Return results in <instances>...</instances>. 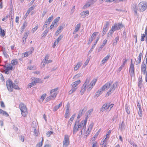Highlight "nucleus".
I'll use <instances>...</instances> for the list:
<instances>
[{
  "label": "nucleus",
  "mask_w": 147,
  "mask_h": 147,
  "mask_svg": "<svg viewBox=\"0 0 147 147\" xmlns=\"http://www.w3.org/2000/svg\"><path fill=\"white\" fill-rule=\"evenodd\" d=\"M6 86L8 90L10 92H12L13 88L18 90L20 88L18 86L16 85L10 80H8L6 82Z\"/></svg>",
  "instance_id": "nucleus-1"
},
{
  "label": "nucleus",
  "mask_w": 147,
  "mask_h": 147,
  "mask_svg": "<svg viewBox=\"0 0 147 147\" xmlns=\"http://www.w3.org/2000/svg\"><path fill=\"white\" fill-rule=\"evenodd\" d=\"M20 109L21 111L22 116L25 117L28 114L26 106L23 103H21L19 105Z\"/></svg>",
  "instance_id": "nucleus-2"
},
{
  "label": "nucleus",
  "mask_w": 147,
  "mask_h": 147,
  "mask_svg": "<svg viewBox=\"0 0 147 147\" xmlns=\"http://www.w3.org/2000/svg\"><path fill=\"white\" fill-rule=\"evenodd\" d=\"M91 78L90 77L86 79L85 82L82 85L80 93L82 95L84 93V92L86 90V87L87 88V89L88 85L89 84V82Z\"/></svg>",
  "instance_id": "nucleus-3"
},
{
  "label": "nucleus",
  "mask_w": 147,
  "mask_h": 147,
  "mask_svg": "<svg viewBox=\"0 0 147 147\" xmlns=\"http://www.w3.org/2000/svg\"><path fill=\"white\" fill-rule=\"evenodd\" d=\"M147 8V3L145 2H141L139 3L137 8L139 9L140 12L144 11Z\"/></svg>",
  "instance_id": "nucleus-4"
},
{
  "label": "nucleus",
  "mask_w": 147,
  "mask_h": 147,
  "mask_svg": "<svg viewBox=\"0 0 147 147\" xmlns=\"http://www.w3.org/2000/svg\"><path fill=\"white\" fill-rule=\"evenodd\" d=\"M117 82H116L113 84V85L111 87L107 93L106 96H109L110 94L113 92L116 88L117 87Z\"/></svg>",
  "instance_id": "nucleus-5"
},
{
  "label": "nucleus",
  "mask_w": 147,
  "mask_h": 147,
  "mask_svg": "<svg viewBox=\"0 0 147 147\" xmlns=\"http://www.w3.org/2000/svg\"><path fill=\"white\" fill-rule=\"evenodd\" d=\"M129 73L131 77L135 76L134 64L133 63L132 59L131 60V64L129 69Z\"/></svg>",
  "instance_id": "nucleus-6"
},
{
  "label": "nucleus",
  "mask_w": 147,
  "mask_h": 147,
  "mask_svg": "<svg viewBox=\"0 0 147 147\" xmlns=\"http://www.w3.org/2000/svg\"><path fill=\"white\" fill-rule=\"evenodd\" d=\"M69 144V136L66 135L64 136V140L63 142V147H67Z\"/></svg>",
  "instance_id": "nucleus-7"
},
{
  "label": "nucleus",
  "mask_w": 147,
  "mask_h": 147,
  "mask_svg": "<svg viewBox=\"0 0 147 147\" xmlns=\"http://www.w3.org/2000/svg\"><path fill=\"white\" fill-rule=\"evenodd\" d=\"M97 81L96 79H94L91 82L90 84H88L87 86V91L89 92L92 88Z\"/></svg>",
  "instance_id": "nucleus-8"
},
{
  "label": "nucleus",
  "mask_w": 147,
  "mask_h": 147,
  "mask_svg": "<svg viewBox=\"0 0 147 147\" xmlns=\"http://www.w3.org/2000/svg\"><path fill=\"white\" fill-rule=\"evenodd\" d=\"M112 82L110 81L106 83L101 88L103 91H104L109 88L111 84H112Z\"/></svg>",
  "instance_id": "nucleus-9"
},
{
  "label": "nucleus",
  "mask_w": 147,
  "mask_h": 147,
  "mask_svg": "<svg viewBox=\"0 0 147 147\" xmlns=\"http://www.w3.org/2000/svg\"><path fill=\"white\" fill-rule=\"evenodd\" d=\"M112 27H113L115 31L121 29L123 27V25L121 23H115L114 25L112 26Z\"/></svg>",
  "instance_id": "nucleus-10"
},
{
  "label": "nucleus",
  "mask_w": 147,
  "mask_h": 147,
  "mask_svg": "<svg viewBox=\"0 0 147 147\" xmlns=\"http://www.w3.org/2000/svg\"><path fill=\"white\" fill-rule=\"evenodd\" d=\"M114 27H112L111 29L107 33V39H110L112 37V35L115 31L114 30Z\"/></svg>",
  "instance_id": "nucleus-11"
},
{
  "label": "nucleus",
  "mask_w": 147,
  "mask_h": 147,
  "mask_svg": "<svg viewBox=\"0 0 147 147\" xmlns=\"http://www.w3.org/2000/svg\"><path fill=\"white\" fill-rule=\"evenodd\" d=\"M143 57V53L141 52L140 53L138 57L137 58V59H135V61L136 62V65H137L140 64L141 62V58Z\"/></svg>",
  "instance_id": "nucleus-12"
},
{
  "label": "nucleus",
  "mask_w": 147,
  "mask_h": 147,
  "mask_svg": "<svg viewBox=\"0 0 147 147\" xmlns=\"http://www.w3.org/2000/svg\"><path fill=\"white\" fill-rule=\"evenodd\" d=\"M85 107H84L83 109L79 111V114L77 117V119H79L84 114L86 111Z\"/></svg>",
  "instance_id": "nucleus-13"
},
{
  "label": "nucleus",
  "mask_w": 147,
  "mask_h": 147,
  "mask_svg": "<svg viewBox=\"0 0 147 147\" xmlns=\"http://www.w3.org/2000/svg\"><path fill=\"white\" fill-rule=\"evenodd\" d=\"M146 65L143 62L141 65V71L143 72V74L145 75L146 73Z\"/></svg>",
  "instance_id": "nucleus-14"
},
{
  "label": "nucleus",
  "mask_w": 147,
  "mask_h": 147,
  "mask_svg": "<svg viewBox=\"0 0 147 147\" xmlns=\"http://www.w3.org/2000/svg\"><path fill=\"white\" fill-rule=\"evenodd\" d=\"M32 51L31 50L30 51L26 52L25 53L22 54V57L24 58V57H28L29 55L31 54L32 52V51H33L34 49L33 48H32Z\"/></svg>",
  "instance_id": "nucleus-15"
},
{
  "label": "nucleus",
  "mask_w": 147,
  "mask_h": 147,
  "mask_svg": "<svg viewBox=\"0 0 147 147\" xmlns=\"http://www.w3.org/2000/svg\"><path fill=\"white\" fill-rule=\"evenodd\" d=\"M125 124L123 121H122L121 123H120L119 127L121 131H122L125 130Z\"/></svg>",
  "instance_id": "nucleus-16"
},
{
  "label": "nucleus",
  "mask_w": 147,
  "mask_h": 147,
  "mask_svg": "<svg viewBox=\"0 0 147 147\" xmlns=\"http://www.w3.org/2000/svg\"><path fill=\"white\" fill-rule=\"evenodd\" d=\"M93 3L92 1H88L87 2L86 4L83 6V8L85 9L86 8L90 6L91 5L93 4Z\"/></svg>",
  "instance_id": "nucleus-17"
},
{
  "label": "nucleus",
  "mask_w": 147,
  "mask_h": 147,
  "mask_svg": "<svg viewBox=\"0 0 147 147\" xmlns=\"http://www.w3.org/2000/svg\"><path fill=\"white\" fill-rule=\"evenodd\" d=\"M110 56V55L109 54L107 55L101 61V63L102 64H104L106 62H107L108 60L109 59V58Z\"/></svg>",
  "instance_id": "nucleus-18"
},
{
  "label": "nucleus",
  "mask_w": 147,
  "mask_h": 147,
  "mask_svg": "<svg viewBox=\"0 0 147 147\" xmlns=\"http://www.w3.org/2000/svg\"><path fill=\"white\" fill-rule=\"evenodd\" d=\"M81 82V81L80 80H77L73 82L71 85L72 87H77V86Z\"/></svg>",
  "instance_id": "nucleus-19"
},
{
  "label": "nucleus",
  "mask_w": 147,
  "mask_h": 147,
  "mask_svg": "<svg viewBox=\"0 0 147 147\" xmlns=\"http://www.w3.org/2000/svg\"><path fill=\"white\" fill-rule=\"evenodd\" d=\"M4 67L5 68V73L6 74H8V71L9 70H12L13 69V67L12 66H9L7 67L5 65L4 66Z\"/></svg>",
  "instance_id": "nucleus-20"
},
{
  "label": "nucleus",
  "mask_w": 147,
  "mask_h": 147,
  "mask_svg": "<svg viewBox=\"0 0 147 147\" xmlns=\"http://www.w3.org/2000/svg\"><path fill=\"white\" fill-rule=\"evenodd\" d=\"M142 76L141 77V78L139 77L138 78V85L139 88L140 89H141L142 88Z\"/></svg>",
  "instance_id": "nucleus-21"
},
{
  "label": "nucleus",
  "mask_w": 147,
  "mask_h": 147,
  "mask_svg": "<svg viewBox=\"0 0 147 147\" xmlns=\"http://www.w3.org/2000/svg\"><path fill=\"white\" fill-rule=\"evenodd\" d=\"M107 109H108V108L107 107V104H105L102 106L101 108H100V111L101 112H103L105 110Z\"/></svg>",
  "instance_id": "nucleus-22"
},
{
  "label": "nucleus",
  "mask_w": 147,
  "mask_h": 147,
  "mask_svg": "<svg viewBox=\"0 0 147 147\" xmlns=\"http://www.w3.org/2000/svg\"><path fill=\"white\" fill-rule=\"evenodd\" d=\"M89 14V12L88 10L86 11H83L81 13L80 15L81 16H84V17H86V16L88 15Z\"/></svg>",
  "instance_id": "nucleus-23"
},
{
  "label": "nucleus",
  "mask_w": 147,
  "mask_h": 147,
  "mask_svg": "<svg viewBox=\"0 0 147 147\" xmlns=\"http://www.w3.org/2000/svg\"><path fill=\"white\" fill-rule=\"evenodd\" d=\"M103 91L100 88L96 92L95 94V95L97 97H98L101 94Z\"/></svg>",
  "instance_id": "nucleus-24"
},
{
  "label": "nucleus",
  "mask_w": 147,
  "mask_h": 147,
  "mask_svg": "<svg viewBox=\"0 0 147 147\" xmlns=\"http://www.w3.org/2000/svg\"><path fill=\"white\" fill-rule=\"evenodd\" d=\"M80 26V24H78L76 25L73 32L74 34H76V33L79 30Z\"/></svg>",
  "instance_id": "nucleus-25"
},
{
  "label": "nucleus",
  "mask_w": 147,
  "mask_h": 147,
  "mask_svg": "<svg viewBox=\"0 0 147 147\" xmlns=\"http://www.w3.org/2000/svg\"><path fill=\"white\" fill-rule=\"evenodd\" d=\"M82 64L81 62H80L78 63L74 68V70L76 71L81 66Z\"/></svg>",
  "instance_id": "nucleus-26"
},
{
  "label": "nucleus",
  "mask_w": 147,
  "mask_h": 147,
  "mask_svg": "<svg viewBox=\"0 0 147 147\" xmlns=\"http://www.w3.org/2000/svg\"><path fill=\"white\" fill-rule=\"evenodd\" d=\"M79 128L77 125L74 124L73 127V131L74 134H75L76 132L78 130Z\"/></svg>",
  "instance_id": "nucleus-27"
},
{
  "label": "nucleus",
  "mask_w": 147,
  "mask_h": 147,
  "mask_svg": "<svg viewBox=\"0 0 147 147\" xmlns=\"http://www.w3.org/2000/svg\"><path fill=\"white\" fill-rule=\"evenodd\" d=\"M62 102H61L58 105L56 106L53 109V111H56L60 107L62 106Z\"/></svg>",
  "instance_id": "nucleus-28"
},
{
  "label": "nucleus",
  "mask_w": 147,
  "mask_h": 147,
  "mask_svg": "<svg viewBox=\"0 0 147 147\" xmlns=\"http://www.w3.org/2000/svg\"><path fill=\"white\" fill-rule=\"evenodd\" d=\"M49 29L48 28L41 35L42 37H45L47 35V33L49 31Z\"/></svg>",
  "instance_id": "nucleus-29"
},
{
  "label": "nucleus",
  "mask_w": 147,
  "mask_h": 147,
  "mask_svg": "<svg viewBox=\"0 0 147 147\" xmlns=\"http://www.w3.org/2000/svg\"><path fill=\"white\" fill-rule=\"evenodd\" d=\"M84 121H82L80 124H78L77 125V126H78V128L79 129L82 127V126H83V128L84 129V130H85V129L86 128H85V127H84Z\"/></svg>",
  "instance_id": "nucleus-30"
},
{
  "label": "nucleus",
  "mask_w": 147,
  "mask_h": 147,
  "mask_svg": "<svg viewBox=\"0 0 147 147\" xmlns=\"http://www.w3.org/2000/svg\"><path fill=\"white\" fill-rule=\"evenodd\" d=\"M77 88V87H72V89L69 92V94H71L76 90Z\"/></svg>",
  "instance_id": "nucleus-31"
},
{
  "label": "nucleus",
  "mask_w": 147,
  "mask_h": 147,
  "mask_svg": "<svg viewBox=\"0 0 147 147\" xmlns=\"http://www.w3.org/2000/svg\"><path fill=\"white\" fill-rule=\"evenodd\" d=\"M98 33V32H94L90 38L89 39L92 40V41L96 37V34H97Z\"/></svg>",
  "instance_id": "nucleus-32"
},
{
  "label": "nucleus",
  "mask_w": 147,
  "mask_h": 147,
  "mask_svg": "<svg viewBox=\"0 0 147 147\" xmlns=\"http://www.w3.org/2000/svg\"><path fill=\"white\" fill-rule=\"evenodd\" d=\"M18 63V60L15 59L11 61V63L13 65H14L17 64Z\"/></svg>",
  "instance_id": "nucleus-33"
},
{
  "label": "nucleus",
  "mask_w": 147,
  "mask_h": 147,
  "mask_svg": "<svg viewBox=\"0 0 147 147\" xmlns=\"http://www.w3.org/2000/svg\"><path fill=\"white\" fill-rule=\"evenodd\" d=\"M94 125L93 123H91L90 124V125H89L88 128V129L87 130V131L86 132V134H87V133H88V132H90L91 131V130H92L93 126Z\"/></svg>",
  "instance_id": "nucleus-34"
},
{
  "label": "nucleus",
  "mask_w": 147,
  "mask_h": 147,
  "mask_svg": "<svg viewBox=\"0 0 147 147\" xmlns=\"http://www.w3.org/2000/svg\"><path fill=\"white\" fill-rule=\"evenodd\" d=\"M88 115L86 114V117H85V119L84 120V127H85V128H86V124L87 123V119L89 117V116H88Z\"/></svg>",
  "instance_id": "nucleus-35"
},
{
  "label": "nucleus",
  "mask_w": 147,
  "mask_h": 147,
  "mask_svg": "<svg viewBox=\"0 0 147 147\" xmlns=\"http://www.w3.org/2000/svg\"><path fill=\"white\" fill-rule=\"evenodd\" d=\"M119 40V37L118 36L116 37L113 40V45H116L117 43V42H118Z\"/></svg>",
  "instance_id": "nucleus-36"
},
{
  "label": "nucleus",
  "mask_w": 147,
  "mask_h": 147,
  "mask_svg": "<svg viewBox=\"0 0 147 147\" xmlns=\"http://www.w3.org/2000/svg\"><path fill=\"white\" fill-rule=\"evenodd\" d=\"M110 24V23L109 22H106L103 28H105V29H107L108 30L109 29V26Z\"/></svg>",
  "instance_id": "nucleus-37"
},
{
  "label": "nucleus",
  "mask_w": 147,
  "mask_h": 147,
  "mask_svg": "<svg viewBox=\"0 0 147 147\" xmlns=\"http://www.w3.org/2000/svg\"><path fill=\"white\" fill-rule=\"evenodd\" d=\"M5 32L2 29L1 26H0V34L4 36L5 35Z\"/></svg>",
  "instance_id": "nucleus-38"
},
{
  "label": "nucleus",
  "mask_w": 147,
  "mask_h": 147,
  "mask_svg": "<svg viewBox=\"0 0 147 147\" xmlns=\"http://www.w3.org/2000/svg\"><path fill=\"white\" fill-rule=\"evenodd\" d=\"M44 139L42 137V140L41 142H39L36 146V147H40L42 145L43 143Z\"/></svg>",
  "instance_id": "nucleus-39"
},
{
  "label": "nucleus",
  "mask_w": 147,
  "mask_h": 147,
  "mask_svg": "<svg viewBox=\"0 0 147 147\" xmlns=\"http://www.w3.org/2000/svg\"><path fill=\"white\" fill-rule=\"evenodd\" d=\"M60 19V17H58L56 19H55L53 21V23L55 25L56 24V26H57V23L59 21Z\"/></svg>",
  "instance_id": "nucleus-40"
},
{
  "label": "nucleus",
  "mask_w": 147,
  "mask_h": 147,
  "mask_svg": "<svg viewBox=\"0 0 147 147\" xmlns=\"http://www.w3.org/2000/svg\"><path fill=\"white\" fill-rule=\"evenodd\" d=\"M132 9L136 15H137V10L138 9L137 8V7L136 5H134Z\"/></svg>",
  "instance_id": "nucleus-41"
},
{
  "label": "nucleus",
  "mask_w": 147,
  "mask_h": 147,
  "mask_svg": "<svg viewBox=\"0 0 147 147\" xmlns=\"http://www.w3.org/2000/svg\"><path fill=\"white\" fill-rule=\"evenodd\" d=\"M108 30L107 29H105V28H103L102 30V36H103L107 32Z\"/></svg>",
  "instance_id": "nucleus-42"
},
{
  "label": "nucleus",
  "mask_w": 147,
  "mask_h": 147,
  "mask_svg": "<svg viewBox=\"0 0 147 147\" xmlns=\"http://www.w3.org/2000/svg\"><path fill=\"white\" fill-rule=\"evenodd\" d=\"M1 114H2L3 115L5 116L6 117H8L9 116V114L5 111L3 110V111L1 112Z\"/></svg>",
  "instance_id": "nucleus-43"
},
{
  "label": "nucleus",
  "mask_w": 147,
  "mask_h": 147,
  "mask_svg": "<svg viewBox=\"0 0 147 147\" xmlns=\"http://www.w3.org/2000/svg\"><path fill=\"white\" fill-rule=\"evenodd\" d=\"M53 16L52 15L46 21L50 23V22L53 20Z\"/></svg>",
  "instance_id": "nucleus-44"
},
{
  "label": "nucleus",
  "mask_w": 147,
  "mask_h": 147,
  "mask_svg": "<svg viewBox=\"0 0 147 147\" xmlns=\"http://www.w3.org/2000/svg\"><path fill=\"white\" fill-rule=\"evenodd\" d=\"M52 62V61L51 60H47L45 61H44V63H43V65L45 66L46 64H48L50 63H51Z\"/></svg>",
  "instance_id": "nucleus-45"
},
{
  "label": "nucleus",
  "mask_w": 147,
  "mask_h": 147,
  "mask_svg": "<svg viewBox=\"0 0 147 147\" xmlns=\"http://www.w3.org/2000/svg\"><path fill=\"white\" fill-rule=\"evenodd\" d=\"M58 88L57 87L51 90L50 91V94H52V93L57 91V90H58Z\"/></svg>",
  "instance_id": "nucleus-46"
},
{
  "label": "nucleus",
  "mask_w": 147,
  "mask_h": 147,
  "mask_svg": "<svg viewBox=\"0 0 147 147\" xmlns=\"http://www.w3.org/2000/svg\"><path fill=\"white\" fill-rule=\"evenodd\" d=\"M51 94V95L50 96L53 99H55L57 95V93H54L53 94Z\"/></svg>",
  "instance_id": "nucleus-47"
},
{
  "label": "nucleus",
  "mask_w": 147,
  "mask_h": 147,
  "mask_svg": "<svg viewBox=\"0 0 147 147\" xmlns=\"http://www.w3.org/2000/svg\"><path fill=\"white\" fill-rule=\"evenodd\" d=\"M139 111H138V114L140 117H141L142 115V109L141 108L139 109Z\"/></svg>",
  "instance_id": "nucleus-48"
},
{
  "label": "nucleus",
  "mask_w": 147,
  "mask_h": 147,
  "mask_svg": "<svg viewBox=\"0 0 147 147\" xmlns=\"http://www.w3.org/2000/svg\"><path fill=\"white\" fill-rule=\"evenodd\" d=\"M146 37V36L144 34H142L141 35V40L142 41H143L144 40V38Z\"/></svg>",
  "instance_id": "nucleus-49"
},
{
  "label": "nucleus",
  "mask_w": 147,
  "mask_h": 147,
  "mask_svg": "<svg viewBox=\"0 0 147 147\" xmlns=\"http://www.w3.org/2000/svg\"><path fill=\"white\" fill-rule=\"evenodd\" d=\"M93 110V109H90L87 112L86 114L89 115H90L91 113L92 112Z\"/></svg>",
  "instance_id": "nucleus-50"
},
{
  "label": "nucleus",
  "mask_w": 147,
  "mask_h": 147,
  "mask_svg": "<svg viewBox=\"0 0 147 147\" xmlns=\"http://www.w3.org/2000/svg\"><path fill=\"white\" fill-rule=\"evenodd\" d=\"M53 133V131H48V132H47L46 134H47V136L49 137Z\"/></svg>",
  "instance_id": "nucleus-51"
},
{
  "label": "nucleus",
  "mask_w": 147,
  "mask_h": 147,
  "mask_svg": "<svg viewBox=\"0 0 147 147\" xmlns=\"http://www.w3.org/2000/svg\"><path fill=\"white\" fill-rule=\"evenodd\" d=\"M125 109L127 114H130V111L129 110L127 106V105H126L125 106Z\"/></svg>",
  "instance_id": "nucleus-52"
},
{
  "label": "nucleus",
  "mask_w": 147,
  "mask_h": 147,
  "mask_svg": "<svg viewBox=\"0 0 147 147\" xmlns=\"http://www.w3.org/2000/svg\"><path fill=\"white\" fill-rule=\"evenodd\" d=\"M75 116H76V114H74L72 115V116L70 118V119L69 121L72 122L73 120L74 119L75 117Z\"/></svg>",
  "instance_id": "nucleus-53"
},
{
  "label": "nucleus",
  "mask_w": 147,
  "mask_h": 147,
  "mask_svg": "<svg viewBox=\"0 0 147 147\" xmlns=\"http://www.w3.org/2000/svg\"><path fill=\"white\" fill-rule=\"evenodd\" d=\"M113 104H111V105H107L108 109H109V110L110 111L111 110V108L113 106Z\"/></svg>",
  "instance_id": "nucleus-54"
},
{
  "label": "nucleus",
  "mask_w": 147,
  "mask_h": 147,
  "mask_svg": "<svg viewBox=\"0 0 147 147\" xmlns=\"http://www.w3.org/2000/svg\"><path fill=\"white\" fill-rule=\"evenodd\" d=\"M95 44L93 45L92 47L90 49L89 51L88 52V53L89 54L91 53L93 49L95 47Z\"/></svg>",
  "instance_id": "nucleus-55"
},
{
  "label": "nucleus",
  "mask_w": 147,
  "mask_h": 147,
  "mask_svg": "<svg viewBox=\"0 0 147 147\" xmlns=\"http://www.w3.org/2000/svg\"><path fill=\"white\" fill-rule=\"evenodd\" d=\"M35 7H34V6H31L30 7L28 10L27 11L29 12L30 13L31 11L33 10Z\"/></svg>",
  "instance_id": "nucleus-56"
},
{
  "label": "nucleus",
  "mask_w": 147,
  "mask_h": 147,
  "mask_svg": "<svg viewBox=\"0 0 147 147\" xmlns=\"http://www.w3.org/2000/svg\"><path fill=\"white\" fill-rule=\"evenodd\" d=\"M3 54L4 56L5 57H6V58H7L8 57V55L7 54L6 52L5 51H3Z\"/></svg>",
  "instance_id": "nucleus-57"
},
{
  "label": "nucleus",
  "mask_w": 147,
  "mask_h": 147,
  "mask_svg": "<svg viewBox=\"0 0 147 147\" xmlns=\"http://www.w3.org/2000/svg\"><path fill=\"white\" fill-rule=\"evenodd\" d=\"M46 96V94H45L42 95L41 96L40 99H42V101H43Z\"/></svg>",
  "instance_id": "nucleus-58"
},
{
  "label": "nucleus",
  "mask_w": 147,
  "mask_h": 147,
  "mask_svg": "<svg viewBox=\"0 0 147 147\" xmlns=\"http://www.w3.org/2000/svg\"><path fill=\"white\" fill-rule=\"evenodd\" d=\"M0 105L1 107L5 108V105L3 101H0Z\"/></svg>",
  "instance_id": "nucleus-59"
},
{
  "label": "nucleus",
  "mask_w": 147,
  "mask_h": 147,
  "mask_svg": "<svg viewBox=\"0 0 147 147\" xmlns=\"http://www.w3.org/2000/svg\"><path fill=\"white\" fill-rule=\"evenodd\" d=\"M49 56L48 55H46L45 58L43 60V63H44V61H45L47 60L48 59H49Z\"/></svg>",
  "instance_id": "nucleus-60"
},
{
  "label": "nucleus",
  "mask_w": 147,
  "mask_h": 147,
  "mask_svg": "<svg viewBox=\"0 0 147 147\" xmlns=\"http://www.w3.org/2000/svg\"><path fill=\"white\" fill-rule=\"evenodd\" d=\"M27 26V24L26 22H25L23 24L21 28L22 29H24L25 27Z\"/></svg>",
  "instance_id": "nucleus-61"
},
{
  "label": "nucleus",
  "mask_w": 147,
  "mask_h": 147,
  "mask_svg": "<svg viewBox=\"0 0 147 147\" xmlns=\"http://www.w3.org/2000/svg\"><path fill=\"white\" fill-rule=\"evenodd\" d=\"M34 82H35L36 84L37 83L39 82L40 81V79H39V78H35L34 79Z\"/></svg>",
  "instance_id": "nucleus-62"
},
{
  "label": "nucleus",
  "mask_w": 147,
  "mask_h": 147,
  "mask_svg": "<svg viewBox=\"0 0 147 147\" xmlns=\"http://www.w3.org/2000/svg\"><path fill=\"white\" fill-rule=\"evenodd\" d=\"M52 99H53L52 98V97H51V96H49V97H47L46 98V100L47 102H48Z\"/></svg>",
  "instance_id": "nucleus-63"
},
{
  "label": "nucleus",
  "mask_w": 147,
  "mask_h": 147,
  "mask_svg": "<svg viewBox=\"0 0 147 147\" xmlns=\"http://www.w3.org/2000/svg\"><path fill=\"white\" fill-rule=\"evenodd\" d=\"M38 26H36L34 28H33L32 29V31H33V33H34L35 31L38 28Z\"/></svg>",
  "instance_id": "nucleus-64"
}]
</instances>
